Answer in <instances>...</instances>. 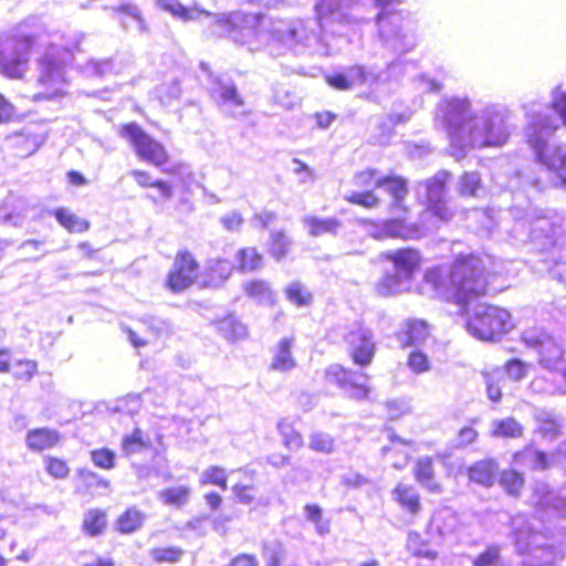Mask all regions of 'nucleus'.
<instances>
[{
  "instance_id": "1",
  "label": "nucleus",
  "mask_w": 566,
  "mask_h": 566,
  "mask_svg": "<svg viewBox=\"0 0 566 566\" xmlns=\"http://www.w3.org/2000/svg\"><path fill=\"white\" fill-rule=\"evenodd\" d=\"M491 258L476 253L457 254L444 275L440 266L429 268L423 282L444 302L468 310L470 304L489 295L490 279L495 275Z\"/></svg>"
},
{
  "instance_id": "2",
  "label": "nucleus",
  "mask_w": 566,
  "mask_h": 566,
  "mask_svg": "<svg viewBox=\"0 0 566 566\" xmlns=\"http://www.w3.org/2000/svg\"><path fill=\"white\" fill-rule=\"evenodd\" d=\"M515 327L512 313L494 303H480L465 319V328L474 338L484 343L500 342Z\"/></svg>"
},
{
  "instance_id": "3",
  "label": "nucleus",
  "mask_w": 566,
  "mask_h": 566,
  "mask_svg": "<svg viewBox=\"0 0 566 566\" xmlns=\"http://www.w3.org/2000/svg\"><path fill=\"white\" fill-rule=\"evenodd\" d=\"M558 125L549 115H538L526 127V143L536 153L537 160L566 187V149L548 147L542 133L554 134Z\"/></svg>"
},
{
  "instance_id": "4",
  "label": "nucleus",
  "mask_w": 566,
  "mask_h": 566,
  "mask_svg": "<svg viewBox=\"0 0 566 566\" xmlns=\"http://www.w3.org/2000/svg\"><path fill=\"white\" fill-rule=\"evenodd\" d=\"M118 134L129 143L140 161L160 168L165 174L172 176L178 175L184 167L182 164H178L171 168H164L170 160L169 151L161 142L150 136L137 123L122 124Z\"/></svg>"
},
{
  "instance_id": "5",
  "label": "nucleus",
  "mask_w": 566,
  "mask_h": 566,
  "mask_svg": "<svg viewBox=\"0 0 566 566\" xmlns=\"http://www.w3.org/2000/svg\"><path fill=\"white\" fill-rule=\"evenodd\" d=\"M510 136L506 117L499 111H486L467 128L464 140L476 148L499 147Z\"/></svg>"
},
{
  "instance_id": "6",
  "label": "nucleus",
  "mask_w": 566,
  "mask_h": 566,
  "mask_svg": "<svg viewBox=\"0 0 566 566\" xmlns=\"http://www.w3.org/2000/svg\"><path fill=\"white\" fill-rule=\"evenodd\" d=\"M521 342L538 354L539 364L551 370H559L566 380L563 346L556 338L543 328L531 327L522 332Z\"/></svg>"
},
{
  "instance_id": "7",
  "label": "nucleus",
  "mask_w": 566,
  "mask_h": 566,
  "mask_svg": "<svg viewBox=\"0 0 566 566\" xmlns=\"http://www.w3.org/2000/svg\"><path fill=\"white\" fill-rule=\"evenodd\" d=\"M200 272L201 263L195 252L188 248H181L174 254L164 284L171 293L179 294L198 282Z\"/></svg>"
},
{
  "instance_id": "8",
  "label": "nucleus",
  "mask_w": 566,
  "mask_h": 566,
  "mask_svg": "<svg viewBox=\"0 0 566 566\" xmlns=\"http://www.w3.org/2000/svg\"><path fill=\"white\" fill-rule=\"evenodd\" d=\"M34 46V36L24 35L13 40L9 53L0 50V74L9 80H24Z\"/></svg>"
},
{
  "instance_id": "9",
  "label": "nucleus",
  "mask_w": 566,
  "mask_h": 566,
  "mask_svg": "<svg viewBox=\"0 0 566 566\" xmlns=\"http://www.w3.org/2000/svg\"><path fill=\"white\" fill-rule=\"evenodd\" d=\"M324 378L346 391L352 399L366 400L370 396L369 376L366 373H358L336 363L325 368Z\"/></svg>"
},
{
  "instance_id": "10",
  "label": "nucleus",
  "mask_w": 566,
  "mask_h": 566,
  "mask_svg": "<svg viewBox=\"0 0 566 566\" xmlns=\"http://www.w3.org/2000/svg\"><path fill=\"white\" fill-rule=\"evenodd\" d=\"M475 116L471 112V102L468 98L453 97L443 104V119L450 137L464 140L467 128L474 124Z\"/></svg>"
},
{
  "instance_id": "11",
  "label": "nucleus",
  "mask_w": 566,
  "mask_h": 566,
  "mask_svg": "<svg viewBox=\"0 0 566 566\" xmlns=\"http://www.w3.org/2000/svg\"><path fill=\"white\" fill-rule=\"evenodd\" d=\"M379 170L376 168L367 167L358 170L354 174L352 182L355 187L365 189L364 191H353L345 197V200L355 206H359L365 209L377 208L381 200L373 191V189L380 188L381 180Z\"/></svg>"
},
{
  "instance_id": "12",
  "label": "nucleus",
  "mask_w": 566,
  "mask_h": 566,
  "mask_svg": "<svg viewBox=\"0 0 566 566\" xmlns=\"http://www.w3.org/2000/svg\"><path fill=\"white\" fill-rule=\"evenodd\" d=\"M344 339L354 365L364 368L373 363L377 347L370 329L359 325L357 328L348 331Z\"/></svg>"
},
{
  "instance_id": "13",
  "label": "nucleus",
  "mask_w": 566,
  "mask_h": 566,
  "mask_svg": "<svg viewBox=\"0 0 566 566\" xmlns=\"http://www.w3.org/2000/svg\"><path fill=\"white\" fill-rule=\"evenodd\" d=\"M65 59L59 53L46 52L39 59L38 82L42 86H52L64 83V70L73 61V53L69 49L62 50Z\"/></svg>"
},
{
  "instance_id": "14",
  "label": "nucleus",
  "mask_w": 566,
  "mask_h": 566,
  "mask_svg": "<svg viewBox=\"0 0 566 566\" xmlns=\"http://www.w3.org/2000/svg\"><path fill=\"white\" fill-rule=\"evenodd\" d=\"M380 259L391 262L395 271L401 274L405 280H411L422 264L421 252L413 247H403L394 251L382 252Z\"/></svg>"
},
{
  "instance_id": "15",
  "label": "nucleus",
  "mask_w": 566,
  "mask_h": 566,
  "mask_svg": "<svg viewBox=\"0 0 566 566\" xmlns=\"http://www.w3.org/2000/svg\"><path fill=\"white\" fill-rule=\"evenodd\" d=\"M261 15L254 13L230 12L217 18L216 23L226 34L242 35L244 32L256 35Z\"/></svg>"
},
{
  "instance_id": "16",
  "label": "nucleus",
  "mask_w": 566,
  "mask_h": 566,
  "mask_svg": "<svg viewBox=\"0 0 566 566\" xmlns=\"http://www.w3.org/2000/svg\"><path fill=\"white\" fill-rule=\"evenodd\" d=\"M369 71L364 64H353L345 72L329 73L324 76L325 83L336 91H349L368 82Z\"/></svg>"
},
{
  "instance_id": "17",
  "label": "nucleus",
  "mask_w": 566,
  "mask_h": 566,
  "mask_svg": "<svg viewBox=\"0 0 566 566\" xmlns=\"http://www.w3.org/2000/svg\"><path fill=\"white\" fill-rule=\"evenodd\" d=\"M447 182L442 178H432L427 182L426 210L441 221H450L453 212L447 205L443 193Z\"/></svg>"
},
{
  "instance_id": "18",
  "label": "nucleus",
  "mask_w": 566,
  "mask_h": 566,
  "mask_svg": "<svg viewBox=\"0 0 566 566\" xmlns=\"http://www.w3.org/2000/svg\"><path fill=\"white\" fill-rule=\"evenodd\" d=\"M391 497L410 518L418 517L424 510L422 497L412 484L398 482L391 490Z\"/></svg>"
},
{
  "instance_id": "19",
  "label": "nucleus",
  "mask_w": 566,
  "mask_h": 566,
  "mask_svg": "<svg viewBox=\"0 0 566 566\" xmlns=\"http://www.w3.org/2000/svg\"><path fill=\"white\" fill-rule=\"evenodd\" d=\"M431 333L430 324L422 318H408L406 319L400 329L396 332V337L402 348L422 344L429 338Z\"/></svg>"
},
{
  "instance_id": "20",
  "label": "nucleus",
  "mask_w": 566,
  "mask_h": 566,
  "mask_svg": "<svg viewBox=\"0 0 566 566\" xmlns=\"http://www.w3.org/2000/svg\"><path fill=\"white\" fill-rule=\"evenodd\" d=\"M465 472L470 482L491 488L497 480L499 462L491 457L483 458L469 465Z\"/></svg>"
},
{
  "instance_id": "21",
  "label": "nucleus",
  "mask_w": 566,
  "mask_h": 566,
  "mask_svg": "<svg viewBox=\"0 0 566 566\" xmlns=\"http://www.w3.org/2000/svg\"><path fill=\"white\" fill-rule=\"evenodd\" d=\"M412 475L416 482L423 486L429 493L443 492V485L437 480L434 460L430 455L418 458L412 467Z\"/></svg>"
},
{
  "instance_id": "22",
  "label": "nucleus",
  "mask_w": 566,
  "mask_h": 566,
  "mask_svg": "<svg viewBox=\"0 0 566 566\" xmlns=\"http://www.w3.org/2000/svg\"><path fill=\"white\" fill-rule=\"evenodd\" d=\"M147 517V513L140 507L129 505L116 516L114 530L119 535H132L144 527Z\"/></svg>"
},
{
  "instance_id": "23",
  "label": "nucleus",
  "mask_w": 566,
  "mask_h": 566,
  "mask_svg": "<svg viewBox=\"0 0 566 566\" xmlns=\"http://www.w3.org/2000/svg\"><path fill=\"white\" fill-rule=\"evenodd\" d=\"M61 433L48 427H39L29 430L25 434V446L33 452H43L60 444Z\"/></svg>"
},
{
  "instance_id": "24",
  "label": "nucleus",
  "mask_w": 566,
  "mask_h": 566,
  "mask_svg": "<svg viewBox=\"0 0 566 566\" xmlns=\"http://www.w3.org/2000/svg\"><path fill=\"white\" fill-rule=\"evenodd\" d=\"M212 325L217 333L230 343H237L248 336V326L234 313L212 321Z\"/></svg>"
},
{
  "instance_id": "25",
  "label": "nucleus",
  "mask_w": 566,
  "mask_h": 566,
  "mask_svg": "<svg viewBox=\"0 0 566 566\" xmlns=\"http://www.w3.org/2000/svg\"><path fill=\"white\" fill-rule=\"evenodd\" d=\"M413 450L412 441L392 438L390 444L384 447L381 452L395 469L402 470L412 459Z\"/></svg>"
},
{
  "instance_id": "26",
  "label": "nucleus",
  "mask_w": 566,
  "mask_h": 566,
  "mask_svg": "<svg viewBox=\"0 0 566 566\" xmlns=\"http://www.w3.org/2000/svg\"><path fill=\"white\" fill-rule=\"evenodd\" d=\"M387 192L392 197L391 209H397L401 212H408L409 208L405 205V198L408 195L409 188L407 180L401 176H382L380 182Z\"/></svg>"
},
{
  "instance_id": "27",
  "label": "nucleus",
  "mask_w": 566,
  "mask_h": 566,
  "mask_svg": "<svg viewBox=\"0 0 566 566\" xmlns=\"http://www.w3.org/2000/svg\"><path fill=\"white\" fill-rule=\"evenodd\" d=\"M130 176L135 180L136 185L142 189L155 188L158 191V198H151L154 202L158 199L168 200L174 196L171 185L163 179H153L151 174L146 169H133Z\"/></svg>"
},
{
  "instance_id": "28",
  "label": "nucleus",
  "mask_w": 566,
  "mask_h": 566,
  "mask_svg": "<svg viewBox=\"0 0 566 566\" xmlns=\"http://www.w3.org/2000/svg\"><path fill=\"white\" fill-rule=\"evenodd\" d=\"M108 526V514L99 507L88 509L82 520V532L90 537L103 535Z\"/></svg>"
},
{
  "instance_id": "29",
  "label": "nucleus",
  "mask_w": 566,
  "mask_h": 566,
  "mask_svg": "<svg viewBox=\"0 0 566 566\" xmlns=\"http://www.w3.org/2000/svg\"><path fill=\"white\" fill-rule=\"evenodd\" d=\"M497 481L504 493L513 499L522 496L526 484L523 472L514 468H507L499 472Z\"/></svg>"
},
{
  "instance_id": "30",
  "label": "nucleus",
  "mask_w": 566,
  "mask_h": 566,
  "mask_svg": "<svg viewBox=\"0 0 566 566\" xmlns=\"http://www.w3.org/2000/svg\"><path fill=\"white\" fill-rule=\"evenodd\" d=\"M156 3L161 10L169 12L175 18L185 22L211 14L208 10L198 6L191 8L185 7L179 0H156Z\"/></svg>"
},
{
  "instance_id": "31",
  "label": "nucleus",
  "mask_w": 566,
  "mask_h": 566,
  "mask_svg": "<svg viewBox=\"0 0 566 566\" xmlns=\"http://www.w3.org/2000/svg\"><path fill=\"white\" fill-rule=\"evenodd\" d=\"M524 426L512 416L496 419L492 422L490 436L495 439H521L524 436Z\"/></svg>"
},
{
  "instance_id": "32",
  "label": "nucleus",
  "mask_w": 566,
  "mask_h": 566,
  "mask_svg": "<svg viewBox=\"0 0 566 566\" xmlns=\"http://www.w3.org/2000/svg\"><path fill=\"white\" fill-rule=\"evenodd\" d=\"M39 146L38 136L32 134L18 132L9 136V148L15 157H29L39 149Z\"/></svg>"
},
{
  "instance_id": "33",
  "label": "nucleus",
  "mask_w": 566,
  "mask_h": 566,
  "mask_svg": "<svg viewBox=\"0 0 566 566\" xmlns=\"http://www.w3.org/2000/svg\"><path fill=\"white\" fill-rule=\"evenodd\" d=\"M237 269L241 273L260 271L264 265V255L256 247H243L235 253Z\"/></svg>"
},
{
  "instance_id": "34",
  "label": "nucleus",
  "mask_w": 566,
  "mask_h": 566,
  "mask_svg": "<svg viewBox=\"0 0 566 566\" xmlns=\"http://www.w3.org/2000/svg\"><path fill=\"white\" fill-rule=\"evenodd\" d=\"M293 337H283L276 344L275 355L271 361V368L279 371H289L296 367V360L292 355Z\"/></svg>"
},
{
  "instance_id": "35",
  "label": "nucleus",
  "mask_w": 566,
  "mask_h": 566,
  "mask_svg": "<svg viewBox=\"0 0 566 566\" xmlns=\"http://www.w3.org/2000/svg\"><path fill=\"white\" fill-rule=\"evenodd\" d=\"M275 427L285 449L289 451H296L304 447L303 434L298 429H296L292 421L286 418H282L276 422Z\"/></svg>"
},
{
  "instance_id": "36",
  "label": "nucleus",
  "mask_w": 566,
  "mask_h": 566,
  "mask_svg": "<svg viewBox=\"0 0 566 566\" xmlns=\"http://www.w3.org/2000/svg\"><path fill=\"white\" fill-rule=\"evenodd\" d=\"M382 235L391 239L409 240L419 238V227L406 224L402 219H387L382 222Z\"/></svg>"
},
{
  "instance_id": "37",
  "label": "nucleus",
  "mask_w": 566,
  "mask_h": 566,
  "mask_svg": "<svg viewBox=\"0 0 566 566\" xmlns=\"http://www.w3.org/2000/svg\"><path fill=\"white\" fill-rule=\"evenodd\" d=\"M148 554L154 564L177 565L184 559L186 551L178 545L153 546Z\"/></svg>"
},
{
  "instance_id": "38",
  "label": "nucleus",
  "mask_w": 566,
  "mask_h": 566,
  "mask_svg": "<svg viewBox=\"0 0 566 566\" xmlns=\"http://www.w3.org/2000/svg\"><path fill=\"white\" fill-rule=\"evenodd\" d=\"M407 551L415 557L433 560L438 557V553L433 549L428 539L418 531L408 533L406 542Z\"/></svg>"
},
{
  "instance_id": "39",
  "label": "nucleus",
  "mask_w": 566,
  "mask_h": 566,
  "mask_svg": "<svg viewBox=\"0 0 566 566\" xmlns=\"http://www.w3.org/2000/svg\"><path fill=\"white\" fill-rule=\"evenodd\" d=\"M526 455H531L533 459V470L545 471L552 467L553 461L551 455L543 450L534 448L532 444H526L522 449L513 452L512 460L520 463Z\"/></svg>"
},
{
  "instance_id": "40",
  "label": "nucleus",
  "mask_w": 566,
  "mask_h": 566,
  "mask_svg": "<svg viewBox=\"0 0 566 566\" xmlns=\"http://www.w3.org/2000/svg\"><path fill=\"white\" fill-rule=\"evenodd\" d=\"M55 220L70 233H82L90 229V222L71 212L66 208H57L53 211Z\"/></svg>"
},
{
  "instance_id": "41",
  "label": "nucleus",
  "mask_w": 566,
  "mask_h": 566,
  "mask_svg": "<svg viewBox=\"0 0 566 566\" xmlns=\"http://www.w3.org/2000/svg\"><path fill=\"white\" fill-rule=\"evenodd\" d=\"M304 223L308 234L312 237H319L327 233L336 234L342 227V222L337 218L306 217Z\"/></svg>"
},
{
  "instance_id": "42",
  "label": "nucleus",
  "mask_w": 566,
  "mask_h": 566,
  "mask_svg": "<svg viewBox=\"0 0 566 566\" xmlns=\"http://www.w3.org/2000/svg\"><path fill=\"white\" fill-rule=\"evenodd\" d=\"M291 247L292 239L285 230L281 229L271 233L268 252L275 261H282L285 259L291 251Z\"/></svg>"
},
{
  "instance_id": "43",
  "label": "nucleus",
  "mask_w": 566,
  "mask_h": 566,
  "mask_svg": "<svg viewBox=\"0 0 566 566\" xmlns=\"http://www.w3.org/2000/svg\"><path fill=\"white\" fill-rule=\"evenodd\" d=\"M150 446V440L138 427L134 428L130 433L123 436L120 441L122 451L126 457L146 450Z\"/></svg>"
},
{
  "instance_id": "44",
  "label": "nucleus",
  "mask_w": 566,
  "mask_h": 566,
  "mask_svg": "<svg viewBox=\"0 0 566 566\" xmlns=\"http://www.w3.org/2000/svg\"><path fill=\"white\" fill-rule=\"evenodd\" d=\"M191 489L187 485L169 486L159 492V499L166 505L184 506L190 497Z\"/></svg>"
},
{
  "instance_id": "45",
  "label": "nucleus",
  "mask_w": 566,
  "mask_h": 566,
  "mask_svg": "<svg viewBox=\"0 0 566 566\" xmlns=\"http://www.w3.org/2000/svg\"><path fill=\"white\" fill-rule=\"evenodd\" d=\"M483 188L482 179L476 171H464L459 179L458 192L464 198L478 197Z\"/></svg>"
},
{
  "instance_id": "46",
  "label": "nucleus",
  "mask_w": 566,
  "mask_h": 566,
  "mask_svg": "<svg viewBox=\"0 0 566 566\" xmlns=\"http://www.w3.org/2000/svg\"><path fill=\"white\" fill-rule=\"evenodd\" d=\"M44 470L54 480H65L70 476L69 461L57 455H46L43 459Z\"/></svg>"
},
{
  "instance_id": "47",
  "label": "nucleus",
  "mask_w": 566,
  "mask_h": 566,
  "mask_svg": "<svg viewBox=\"0 0 566 566\" xmlns=\"http://www.w3.org/2000/svg\"><path fill=\"white\" fill-rule=\"evenodd\" d=\"M231 275L228 262L223 259L213 260L207 270V282L209 286H219L223 284Z\"/></svg>"
},
{
  "instance_id": "48",
  "label": "nucleus",
  "mask_w": 566,
  "mask_h": 566,
  "mask_svg": "<svg viewBox=\"0 0 566 566\" xmlns=\"http://www.w3.org/2000/svg\"><path fill=\"white\" fill-rule=\"evenodd\" d=\"M350 6L352 0H318L315 4V17L317 20H324L343 12Z\"/></svg>"
},
{
  "instance_id": "49",
  "label": "nucleus",
  "mask_w": 566,
  "mask_h": 566,
  "mask_svg": "<svg viewBox=\"0 0 566 566\" xmlns=\"http://www.w3.org/2000/svg\"><path fill=\"white\" fill-rule=\"evenodd\" d=\"M12 378L20 382H29L38 375V363L33 359H19L11 366Z\"/></svg>"
},
{
  "instance_id": "50",
  "label": "nucleus",
  "mask_w": 566,
  "mask_h": 566,
  "mask_svg": "<svg viewBox=\"0 0 566 566\" xmlns=\"http://www.w3.org/2000/svg\"><path fill=\"white\" fill-rule=\"evenodd\" d=\"M286 298L294 305L307 306L313 301V295L301 282H292L284 290Z\"/></svg>"
},
{
  "instance_id": "51",
  "label": "nucleus",
  "mask_w": 566,
  "mask_h": 566,
  "mask_svg": "<svg viewBox=\"0 0 566 566\" xmlns=\"http://www.w3.org/2000/svg\"><path fill=\"white\" fill-rule=\"evenodd\" d=\"M200 483L202 485H216L226 491L228 489V473L220 465H211L201 474Z\"/></svg>"
},
{
  "instance_id": "52",
  "label": "nucleus",
  "mask_w": 566,
  "mask_h": 566,
  "mask_svg": "<svg viewBox=\"0 0 566 566\" xmlns=\"http://www.w3.org/2000/svg\"><path fill=\"white\" fill-rule=\"evenodd\" d=\"M235 502L244 505L256 503L259 489L254 484L234 483L231 488Z\"/></svg>"
},
{
  "instance_id": "53",
  "label": "nucleus",
  "mask_w": 566,
  "mask_h": 566,
  "mask_svg": "<svg viewBox=\"0 0 566 566\" xmlns=\"http://www.w3.org/2000/svg\"><path fill=\"white\" fill-rule=\"evenodd\" d=\"M401 280H405L398 272L387 273L376 284V290L380 295H391L396 293L399 287Z\"/></svg>"
},
{
  "instance_id": "54",
  "label": "nucleus",
  "mask_w": 566,
  "mask_h": 566,
  "mask_svg": "<svg viewBox=\"0 0 566 566\" xmlns=\"http://www.w3.org/2000/svg\"><path fill=\"white\" fill-rule=\"evenodd\" d=\"M501 559L500 546L488 545L472 559V566H495Z\"/></svg>"
},
{
  "instance_id": "55",
  "label": "nucleus",
  "mask_w": 566,
  "mask_h": 566,
  "mask_svg": "<svg viewBox=\"0 0 566 566\" xmlns=\"http://www.w3.org/2000/svg\"><path fill=\"white\" fill-rule=\"evenodd\" d=\"M93 464L103 470L115 468V452L108 448H98L90 452Z\"/></svg>"
},
{
  "instance_id": "56",
  "label": "nucleus",
  "mask_w": 566,
  "mask_h": 566,
  "mask_svg": "<svg viewBox=\"0 0 566 566\" xmlns=\"http://www.w3.org/2000/svg\"><path fill=\"white\" fill-rule=\"evenodd\" d=\"M310 449L317 453H331L334 450V439L325 432H313L310 436Z\"/></svg>"
},
{
  "instance_id": "57",
  "label": "nucleus",
  "mask_w": 566,
  "mask_h": 566,
  "mask_svg": "<svg viewBox=\"0 0 566 566\" xmlns=\"http://www.w3.org/2000/svg\"><path fill=\"white\" fill-rule=\"evenodd\" d=\"M407 366L415 374H423L429 371L431 364L429 357L423 352L416 349L412 350L407 359Z\"/></svg>"
},
{
  "instance_id": "58",
  "label": "nucleus",
  "mask_w": 566,
  "mask_h": 566,
  "mask_svg": "<svg viewBox=\"0 0 566 566\" xmlns=\"http://www.w3.org/2000/svg\"><path fill=\"white\" fill-rule=\"evenodd\" d=\"M245 294L252 298H264L272 294L270 284L264 280L254 279L243 285Z\"/></svg>"
},
{
  "instance_id": "59",
  "label": "nucleus",
  "mask_w": 566,
  "mask_h": 566,
  "mask_svg": "<svg viewBox=\"0 0 566 566\" xmlns=\"http://www.w3.org/2000/svg\"><path fill=\"white\" fill-rule=\"evenodd\" d=\"M504 371L512 380H522L528 373V365L518 358H511L505 361Z\"/></svg>"
},
{
  "instance_id": "60",
  "label": "nucleus",
  "mask_w": 566,
  "mask_h": 566,
  "mask_svg": "<svg viewBox=\"0 0 566 566\" xmlns=\"http://www.w3.org/2000/svg\"><path fill=\"white\" fill-rule=\"evenodd\" d=\"M218 97L222 103H229L234 106L244 104L243 97L239 94L234 84H223L218 88Z\"/></svg>"
},
{
  "instance_id": "61",
  "label": "nucleus",
  "mask_w": 566,
  "mask_h": 566,
  "mask_svg": "<svg viewBox=\"0 0 566 566\" xmlns=\"http://www.w3.org/2000/svg\"><path fill=\"white\" fill-rule=\"evenodd\" d=\"M537 430L542 437L548 439H555L562 433L559 422L553 418L542 419Z\"/></svg>"
},
{
  "instance_id": "62",
  "label": "nucleus",
  "mask_w": 566,
  "mask_h": 566,
  "mask_svg": "<svg viewBox=\"0 0 566 566\" xmlns=\"http://www.w3.org/2000/svg\"><path fill=\"white\" fill-rule=\"evenodd\" d=\"M14 105L0 93V125L18 119Z\"/></svg>"
},
{
  "instance_id": "63",
  "label": "nucleus",
  "mask_w": 566,
  "mask_h": 566,
  "mask_svg": "<svg viewBox=\"0 0 566 566\" xmlns=\"http://www.w3.org/2000/svg\"><path fill=\"white\" fill-rule=\"evenodd\" d=\"M220 222L227 231L237 232L242 228L244 218L240 212L232 211L222 216Z\"/></svg>"
},
{
  "instance_id": "64",
  "label": "nucleus",
  "mask_w": 566,
  "mask_h": 566,
  "mask_svg": "<svg viewBox=\"0 0 566 566\" xmlns=\"http://www.w3.org/2000/svg\"><path fill=\"white\" fill-rule=\"evenodd\" d=\"M551 108L558 115L564 126H566V93H557L551 102Z\"/></svg>"
}]
</instances>
